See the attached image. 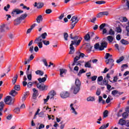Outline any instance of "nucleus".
<instances>
[{
    "mask_svg": "<svg viewBox=\"0 0 129 129\" xmlns=\"http://www.w3.org/2000/svg\"><path fill=\"white\" fill-rule=\"evenodd\" d=\"M47 33L45 32L42 34L40 36L37 38L34 41V43L35 44H37V46L40 49L43 48V43H42V41L46 39V37H47Z\"/></svg>",
    "mask_w": 129,
    "mask_h": 129,
    "instance_id": "1",
    "label": "nucleus"
},
{
    "mask_svg": "<svg viewBox=\"0 0 129 129\" xmlns=\"http://www.w3.org/2000/svg\"><path fill=\"white\" fill-rule=\"evenodd\" d=\"M76 56L74 58V62L72 64L73 66H74V65H76L77 66H78L79 65H81L80 63H81V61H79L77 62L80 58H83L84 57V56H85V54L81 52L80 51H78L76 53Z\"/></svg>",
    "mask_w": 129,
    "mask_h": 129,
    "instance_id": "2",
    "label": "nucleus"
},
{
    "mask_svg": "<svg viewBox=\"0 0 129 129\" xmlns=\"http://www.w3.org/2000/svg\"><path fill=\"white\" fill-rule=\"evenodd\" d=\"M111 57H112V55L108 53H106L105 56V59H108V58H110L108 60H106V64H109L110 69H111L112 68V66L114 65V63H113L114 60Z\"/></svg>",
    "mask_w": 129,
    "mask_h": 129,
    "instance_id": "3",
    "label": "nucleus"
},
{
    "mask_svg": "<svg viewBox=\"0 0 129 129\" xmlns=\"http://www.w3.org/2000/svg\"><path fill=\"white\" fill-rule=\"evenodd\" d=\"M73 40L71 41L72 43L71 44V45H72V46H73V45L78 46V45H79L81 42L82 38L78 36H76L74 37V38Z\"/></svg>",
    "mask_w": 129,
    "mask_h": 129,
    "instance_id": "4",
    "label": "nucleus"
},
{
    "mask_svg": "<svg viewBox=\"0 0 129 129\" xmlns=\"http://www.w3.org/2000/svg\"><path fill=\"white\" fill-rule=\"evenodd\" d=\"M107 46V43L106 42H102L101 43L100 46H99V44L97 43L95 45L94 48L96 50H99L100 51H102V50H104V48H106Z\"/></svg>",
    "mask_w": 129,
    "mask_h": 129,
    "instance_id": "5",
    "label": "nucleus"
},
{
    "mask_svg": "<svg viewBox=\"0 0 129 129\" xmlns=\"http://www.w3.org/2000/svg\"><path fill=\"white\" fill-rule=\"evenodd\" d=\"M37 87L40 91H46L47 90L48 86L41 83H39L37 84Z\"/></svg>",
    "mask_w": 129,
    "mask_h": 129,
    "instance_id": "6",
    "label": "nucleus"
},
{
    "mask_svg": "<svg viewBox=\"0 0 129 129\" xmlns=\"http://www.w3.org/2000/svg\"><path fill=\"white\" fill-rule=\"evenodd\" d=\"M56 95V92L55 91H51L49 93V95L47 96L46 99H44V103H46V102H47L49 99H52L53 98L54 96Z\"/></svg>",
    "mask_w": 129,
    "mask_h": 129,
    "instance_id": "7",
    "label": "nucleus"
},
{
    "mask_svg": "<svg viewBox=\"0 0 129 129\" xmlns=\"http://www.w3.org/2000/svg\"><path fill=\"white\" fill-rule=\"evenodd\" d=\"M4 101L6 104H8L9 105H11V104H13V103H14V100L11 96L6 97Z\"/></svg>",
    "mask_w": 129,
    "mask_h": 129,
    "instance_id": "8",
    "label": "nucleus"
},
{
    "mask_svg": "<svg viewBox=\"0 0 129 129\" xmlns=\"http://www.w3.org/2000/svg\"><path fill=\"white\" fill-rule=\"evenodd\" d=\"M30 68H31V66L28 65L26 71V75L28 80L31 81L32 80V72L30 71Z\"/></svg>",
    "mask_w": 129,
    "mask_h": 129,
    "instance_id": "9",
    "label": "nucleus"
},
{
    "mask_svg": "<svg viewBox=\"0 0 129 129\" xmlns=\"http://www.w3.org/2000/svg\"><path fill=\"white\" fill-rule=\"evenodd\" d=\"M72 21V27H71V29H73L75 27V25L78 23V21H79L77 17L76 16H73L71 20Z\"/></svg>",
    "mask_w": 129,
    "mask_h": 129,
    "instance_id": "10",
    "label": "nucleus"
},
{
    "mask_svg": "<svg viewBox=\"0 0 129 129\" xmlns=\"http://www.w3.org/2000/svg\"><path fill=\"white\" fill-rule=\"evenodd\" d=\"M72 90H73L74 94H77V93L80 91V87L73 86L72 87Z\"/></svg>",
    "mask_w": 129,
    "mask_h": 129,
    "instance_id": "11",
    "label": "nucleus"
},
{
    "mask_svg": "<svg viewBox=\"0 0 129 129\" xmlns=\"http://www.w3.org/2000/svg\"><path fill=\"white\" fill-rule=\"evenodd\" d=\"M23 13H24V11L16 9V10H14L12 12V15L13 17H16V15H19V14H22Z\"/></svg>",
    "mask_w": 129,
    "mask_h": 129,
    "instance_id": "12",
    "label": "nucleus"
},
{
    "mask_svg": "<svg viewBox=\"0 0 129 129\" xmlns=\"http://www.w3.org/2000/svg\"><path fill=\"white\" fill-rule=\"evenodd\" d=\"M70 94L68 92H62L60 94V97L61 98H67V97H69Z\"/></svg>",
    "mask_w": 129,
    "mask_h": 129,
    "instance_id": "13",
    "label": "nucleus"
},
{
    "mask_svg": "<svg viewBox=\"0 0 129 129\" xmlns=\"http://www.w3.org/2000/svg\"><path fill=\"white\" fill-rule=\"evenodd\" d=\"M70 107H71V111L72 113H73L74 115H77L78 113L77 111H76V110H75V108H74V107H73V104H71L70 105Z\"/></svg>",
    "mask_w": 129,
    "mask_h": 129,
    "instance_id": "14",
    "label": "nucleus"
},
{
    "mask_svg": "<svg viewBox=\"0 0 129 129\" xmlns=\"http://www.w3.org/2000/svg\"><path fill=\"white\" fill-rule=\"evenodd\" d=\"M44 6V4L43 3H37V2L35 3L34 7H36L37 9H42L43 7Z\"/></svg>",
    "mask_w": 129,
    "mask_h": 129,
    "instance_id": "15",
    "label": "nucleus"
},
{
    "mask_svg": "<svg viewBox=\"0 0 129 129\" xmlns=\"http://www.w3.org/2000/svg\"><path fill=\"white\" fill-rule=\"evenodd\" d=\"M33 99H35L36 97L38 96V90H36L35 88L33 89Z\"/></svg>",
    "mask_w": 129,
    "mask_h": 129,
    "instance_id": "16",
    "label": "nucleus"
},
{
    "mask_svg": "<svg viewBox=\"0 0 129 129\" xmlns=\"http://www.w3.org/2000/svg\"><path fill=\"white\" fill-rule=\"evenodd\" d=\"M70 52L69 54L72 55V54H74V52H75V49H74V47L73 45L70 44Z\"/></svg>",
    "mask_w": 129,
    "mask_h": 129,
    "instance_id": "17",
    "label": "nucleus"
},
{
    "mask_svg": "<svg viewBox=\"0 0 129 129\" xmlns=\"http://www.w3.org/2000/svg\"><path fill=\"white\" fill-rule=\"evenodd\" d=\"M85 67L86 68H91V60L85 62Z\"/></svg>",
    "mask_w": 129,
    "mask_h": 129,
    "instance_id": "18",
    "label": "nucleus"
},
{
    "mask_svg": "<svg viewBox=\"0 0 129 129\" xmlns=\"http://www.w3.org/2000/svg\"><path fill=\"white\" fill-rule=\"evenodd\" d=\"M43 21V17L42 15H39L37 18H36V22L38 23V24H40L41 22H42Z\"/></svg>",
    "mask_w": 129,
    "mask_h": 129,
    "instance_id": "19",
    "label": "nucleus"
},
{
    "mask_svg": "<svg viewBox=\"0 0 129 129\" xmlns=\"http://www.w3.org/2000/svg\"><path fill=\"white\" fill-rule=\"evenodd\" d=\"M60 71V76L61 77H63V74L64 75H65V74H66L67 72V70H65V69H60L59 70Z\"/></svg>",
    "mask_w": 129,
    "mask_h": 129,
    "instance_id": "20",
    "label": "nucleus"
},
{
    "mask_svg": "<svg viewBox=\"0 0 129 129\" xmlns=\"http://www.w3.org/2000/svg\"><path fill=\"white\" fill-rule=\"evenodd\" d=\"M37 80L39 83H44L45 81H46V80H47V77H43L42 78H39Z\"/></svg>",
    "mask_w": 129,
    "mask_h": 129,
    "instance_id": "21",
    "label": "nucleus"
},
{
    "mask_svg": "<svg viewBox=\"0 0 129 129\" xmlns=\"http://www.w3.org/2000/svg\"><path fill=\"white\" fill-rule=\"evenodd\" d=\"M26 17H28V14H22L19 18V20L20 21H22L23 20H25Z\"/></svg>",
    "mask_w": 129,
    "mask_h": 129,
    "instance_id": "22",
    "label": "nucleus"
},
{
    "mask_svg": "<svg viewBox=\"0 0 129 129\" xmlns=\"http://www.w3.org/2000/svg\"><path fill=\"white\" fill-rule=\"evenodd\" d=\"M81 85V83L80 82V81L79 79H77L75 81V86H78L79 87H80Z\"/></svg>",
    "mask_w": 129,
    "mask_h": 129,
    "instance_id": "23",
    "label": "nucleus"
},
{
    "mask_svg": "<svg viewBox=\"0 0 129 129\" xmlns=\"http://www.w3.org/2000/svg\"><path fill=\"white\" fill-rule=\"evenodd\" d=\"M36 75H39L40 76H43L44 75V72L40 70L36 71L35 72Z\"/></svg>",
    "mask_w": 129,
    "mask_h": 129,
    "instance_id": "24",
    "label": "nucleus"
},
{
    "mask_svg": "<svg viewBox=\"0 0 129 129\" xmlns=\"http://www.w3.org/2000/svg\"><path fill=\"white\" fill-rule=\"evenodd\" d=\"M16 94H18V92L17 91H15L14 90H12L10 92V95H12V96H16Z\"/></svg>",
    "mask_w": 129,
    "mask_h": 129,
    "instance_id": "25",
    "label": "nucleus"
},
{
    "mask_svg": "<svg viewBox=\"0 0 129 129\" xmlns=\"http://www.w3.org/2000/svg\"><path fill=\"white\" fill-rule=\"evenodd\" d=\"M87 101H95V97H88L87 98Z\"/></svg>",
    "mask_w": 129,
    "mask_h": 129,
    "instance_id": "26",
    "label": "nucleus"
},
{
    "mask_svg": "<svg viewBox=\"0 0 129 129\" xmlns=\"http://www.w3.org/2000/svg\"><path fill=\"white\" fill-rule=\"evenodd\" d=\"M102 80H103V78L102 76L99 77L97 79L98 84H99V85H101L102 82Z\"/></svg>",
    "mask_w": 129,
    "mask_h": 129,
    "instance_id": "27",
    "label": "nucleus"
},
{
    "mask_svg": "<svg viewBox=\"0 0 129 129\" xmlns=\"http://www.w3.org/2000/svg\"><path fill=\"white\" fill-rule=\"evenodd\" d=\"M17 79H18V75H16L12 79V83H13V84H16V82H17Z\"/></svg>",
    "mask_w": 129,
    "mask_h": 129,
    "instance_id": "28",
    "label": "nucleus"
},
{
    "mask_svg": "<svg viewBox=\"0 0 129 129\" xmlns=\"http://www.w3.org/2000/svg\"><path fill=\"white\" fill-rule=\"evenodd\" d=\"M118 123V124H120L121 125H124L125 123V121L122 119H120Z\"/></svg>",
    "mask_w": 129,
    "mask_h": 129,
    "instance_id": "29",
    "label": "nucleus"
},
{
    "mask_svg": "<svg viewBox=\"0 0 129 129\" xmlns=\"http://www.w3.org/2000/svg\"><path fill=\"white\" fill-rule=\"evenodd\" d=\"M5 107V103L3 101L0 102V111H3L4 107Z\"/></svg>",
    "mask_w": 129,
    "mask_h": 129,
    "instance_id": "30",
    "label": "nucleus"
},
{
    "mask_svg": "<svg viewBox=\"0 0 129 129\" xmlns=\"http://www.w3.org/2000/svg\"><path fill=\"white\" fill-rule=\"evenodd\" d=\"M120 20L122 23H125V22H127V19L125 17H121L120 18Z\"/></svg>",
    "mask_w": 129,
    "mask_h": 129,
    "instance_id": "31",
    "label": "nucleus"
},
{
    "mask_svg": "<svg viewBox=\"0 0 129 129\" xmlns=\"http://www.w3.org/2000/svg\"><path fill=\"white\" fill-rule=\"evenodd\" d=\"M107 39L108 40L109 43H111L113 41V37L112 36H108L107 37Z\"/></svg>",
    "mask_w": 129,
    "mask_h": 129,
    "instance_id": "32",
    "label": "nucleus"
},
{
    "mask_svg": "<svg viewBox=\"0 0 129 129\" xmlns=\"http://www.w3.org/2000/svg\"><path fill=\"white\" fill-rule=\"evenodd\" d=\"M114 31L112 30V29H110V30L108 31V35H110L111 36H114Z\"/></svg>",
    "mask_w": 129,
    "mask_h": 129,
    "instance_id": "33",
    "label": "nucleus"
},
{
    "mask_svg": "<svg viewBox=\"0 0 129 129\" xmlns=\"http://www.w3.org/2000/svg\"><path fill=\"white\" fill-rule=\"evenodd\" d=\"M84 39H85V41H89V40H90V35H89V33L87 34L84 36Z\"/></svg>",
    "mask_w": 129,
    "mask_h": 129,
    "instance_id": "34",
    "label": "nucleus"
},
{
    "mask_svg": "<svg viewBox=\"0 0 129 129\" xmlns=\"http://www.w3.org/2000/svg\"><path fill=\"white\" fill-rule=\"evenodd\" d=\"M107 84H108V82L106 81L105 79H104L103 81L101 83L100 85L104 86V85H107Z\"/></svg>",
    "mask_w": 129,
    "mask_h": 129,
    "instance_id": "35",
    "label": "nucleus"
},
{
    "mask_svg": "<svg viewBox=\"0 0 129 129\" xmlns=\"http://www.w3.org/2000/svg\"><path fill=\"white\" fill-rule=\"evenodd\" d=\"M6 27V25L5 24H2L0 26V30L1 32H5V28Z\"/></svg>",
    "mask_w": 129,
    "mask_h": 129,
    "instance_id": "36",
    "label": "nucleus"
},
{
    "mask_svg": "<svg viewBox=\"0 0 129 129\" xmlns=\"http://www.w3.org/2000/svg\"><path fill=\"white\" fill-rule=\"evenodd\" d=\"M109 125V123H107L106 125L104 124L102 125L99 129H105L107 127H108V126Z\"/></svg>",
    "mask_w": 129,
    "mask_h": 129,
    "instance_id": "37",
    "label": "nucleus"
},
{
    "mask_svg": "<svg viewBox=\"0 0 129 129\" xmlns=\"http://www.w3.org/2000/svg\"><path fill=\"white\" fill-rule=\"evenodd\" d=\"M120 43L122 44V45H127V44H128V41L125 40L124 39H122L120 40Z\"/></svg>",
    "mask_w": 129,
    "mask_h": 129,
    "instance_id": "38",
    "label": "nucleus"
},
{
    "mask_svg": "<svg viewBox=\"0 0 129 129\" xmlns=\"http://www.w3.org/2000/svg\"><path fill=\"white\" fill-rule=\"evenodd\" d=\"M99 102L100 103V102H102V103H103V104H104V103H105V101H104L103 99H102V97L101 96H99Z\"/></svg>",
    "mask_w": 129,
    "mask_h": 129,
    "instance_id": "39",
    "label": "nucleus"
},
{
    "mask_svg": "<svg viewBox=\"0 0 129 129\" xmlns=\"http://www.w3.org/2000/svg\"><path fill=\"white\" fill-rule=\"evenodd\" d=\"M111 94L114 96H116L117 95V94H118V91H117V90H114L113 91H112Z\"/></svg>",
    "mask_w": 129,
    "mask_h": 129,
    "instance_id": "40",
    "label": "nucleus"
},
{
    "mask_svg": "<svg viewBox=\"0 0 129 129\" xmlns=\"http://www.w3.org/2000/svg\"><path fill=\"white\" fill-rule=\"evenodd\" d=\"M42 43L44 44V45H45V46H48V45H49L50 41H47V40H42Z\"/></svg>",
    "mask_w": 129,
    "mask_h": 129,
    "instance_id": "41",
    "label": "nucleus"
},
{
    "mask_svg": "<svg viewBox=\"0 0 129 129\" xmlns=\"http://www.w3.org/2000/svg\"><path fill=\"white\" fill-rule=\"evenodd\" d=\"M107 116H108V111L106 110L103 112V117H107Z\"/></svg>",
    "mask_w": 129,
    "mask_h": 129,
    "instance_id": "42",
    "label": "nucleus"
},
{
    "mask_svg": "<svg viewBox=\"0 0 129 129\" xmlns=\"http://www.w3.org/2000/svg\"><path fill=\"white\" fill-rule=\"evenodd\" d=\"M95 4H96L97 5H103L105 4V2L104 1H97L95 2Z\"/></svg>",
    "mask_w": 129,
    "mask_h": 129,
    "instance_id": "43",
    "label": "nucleus"
},
{
    "mask_svg": "<svg viewBox=\"0 0 129 129\" xmlns=\"http://www.w3.org/2000/svg\"><path fill=\"white\" fill-rule=\"evenodd\" d=\"M20 111H21L20 108H16L14 110V112L15 113H20Z\"/></svg>",
    "mask_w": 129,
    "mask_h": 129,
    "instance_id": "44",
    "label": "nucleus"
},
{
    "mask_svg": "<svg viewBox=\"0 0 129 129\" xmlns=\"http://www.w3.org/2000/svg\"><path fill=\"white\" fill-rule=\"evenodd\" d=\"M64 38L66 41H67L68 40V33H65L63 34Z\"/></svg>",
    "mask_w": 129,
    "mask_h": 129,
    "instance_id": "45",
    "label": "nucleus"
},
{
    "mask_svg": "<svg viewBox=\"0 0 129 129\" xmlns=\"http://www.w3.org/2000/svg\"><path fill=\"white\" fill-rule=\"evenodd\" d=\"M122 116L123 117H124V118H126V117H127V116H128V113H127V112H124L122 114Z\"/></svg>",
    "mask_w": 129,
    "mask_h": 129,
    "instance_id": "46",
    "label": "nucleus"
},
{
    "mask_svg": "<svg viewBox=\"0 0 129 129\" xmlns=\"http://www.w3.org/2000/svg\"><path fill=\"white\" fill-rule=\"evenodd\" d=\"M42 61L45 66H46V67H48V63L47 62V60H46L45 59H43L42 60Z\"/></svg>",
    "mask_w": 129,
    "mask_h": 129,
    "instance_id": "47",
    "label": "nucleus"
},
{
    "mask_svg": "<svg viewBox=\"0 0 129 129\" xmlns=\"http://www.w3.org/2000/svg\"><path fill=\"white\" fill-rule=\"evenodd\" d=\"M102 17H103V15L102 14V12L99 13L97 15L96 17L98 18H101Z\"/></svg>",
    "mask_w": 129,
    "mask_h": 129,
    "instance_id": "48",
    "label": "nucleus"
},
{
    "mask_svg": "<svg viewBox=\"0 0 129 129\" xmlns=\"http://www.w3.org/2000/svg\"><path fill=\"white\" fill-rule=\"evenodd\" d=\"M123 60V56H121L118 59L116 60V63H120L121 61Z\"/></svg>",
    "mask_w": 129,
    "mask_h": 129,
    "instance_id": "49",
    "label": "nucleus"
},
{
    "mask_svg": "<svg viewBox=\"0 0 129 129\" xmlns=\"http://www.w3.org/2000/svg\"><path fill=\"white\" fill-rule=\"evenodd\" d=\"M10 5H8L7 7H4V10L6 11V12H8L9 11V9H10Z\"/></svg>",
    "mask_w": 129,
    "mask_h": 129,
    "instance_id": "50",
    "label": "nucleus"
},
{
    "mask_svg": "<svg viewBox=\"0 0 129 129\" xmlns=\"http://www.w3.org/2000/svg\"><path fill=\"white\" fill-rule=\"evenodd\" d=\"M104 27H105V23H103L99 26V28L100 30H102L104 29Z\"/></svg>",
    "mask_w": 129,
    "mask_h": 129,
    "instance_id": "51",
    "label": "nucleus"
},
{
    "mask_svg": "<svg viewBox=\"0 0 129 129\" xmlns=\"http://www.w3.org/2000/svg\"><path fill=\"white\" fill-rule=\"evenodd\" d=\"M27 95H28V93L24 94V96L22 98V101H25L26 100V98H27Z\"/></svg>",
    "mask_w": 129,
    "mask_h": 129,
    "instance_id": "52",
    "label": "nucleus"
},
{
    "mask_svg": "<svg viewBox=\"0 0 129 129\" xmlns=\"http://www.w3.org/2000/svg\"><path fill=\"white\" fill-rule=\"evenodd\" d=\"M110 98H111V96L108 97L106 100V103H109L110 102Z\"/></svg>",
    "mask_w": 129,
    "mask_h": 129,
    "instance_id": "53",
    "label": "nucleus"
},
{
    "mask_svg": "<svg viewBox=\"0 0 129 129\" xmlns=\"http://www.w3.org/2000/svg\"><path fill=\"white\" fill-rule=\"evenodd\" d=\"M116 30L117 33H121V28L120 27H117Z\"/></svg>",
    "mask_w": 129,
    "mask_h": 129,
    "instance_id": "54",
    "label": "nucleus"
},
{
    "mask_svg": "<svg viewBox=\"0 0 129 129\" xmlns=\"http://www.w3.org/2000/svg\"><path fill=\"white\" fill-rule=\"evenodd\" d=\"M14 88H15V90H17V91L20 90V85H15V86L14 87Z\"/></svg>",
    "mask_w": 129,
    "mask_h": 129,
    "instance_id": "55",
    "label": "nucleus"
},
{
    "mask_svg": "<svg viewBox=\"0 0 129 129\" xmlns=\"http://www.w3.org/2000/svg\"><path fill=\"white\" fill-rule=\"evenodd\" d=\"M46 14H51L52 13V10L51 9H47L45 11Z\"/></svg>",
    "mask_w": 129,
    "mask_h": 129,
    "instance_id": "56",
    "label": "nucleus"
},
{
    "mask_svg": "<svg viewBox=\"0 0 129 129\" xmlns=\"http://www.w3.org/2000/svg\"><path fill=\"white\" fill-rule=\"evenodd\" d=\"M27 86H28V87L30 88V87H32V86H33V83L31 82H29L28 83Z\"/></svg>",
    "mask_w": 129,
    "mask_h": 129,
    "instance_id": "57",
    "label": "nucleus"
},
{
    "mask_svg": "<svg viewBox=\"0 0 129 129\" xmlns=\"http://www.w3.org/2000/svg\"><path fill=\"white\" fill-rule=\"evenodd\" d=\"M102 14L103 15V16H108V15H109L108 12H102Z\"/></svg>",
    "mask_w": 129,
    "mask_h": 129,
    "instance_id": "58",
    "label": "nucleus"
},
{
    "mask_svg": "<svg viewBox=\"0 0 129 129\" xmlns=\"http://www.w3.org/2000/svg\"><path fill=\"white\" fill-rule=\"evenodd\" d=\"M100 93H101V91L100 89H98L96 92V95L99 96L100 95Z\"/></svg>",
    "mask_w": 129,
    "mask_h": 129,
    "instance_id": "59",
    "label": "nucleus"
},
{
    "mask_svg": "<svg viewBox=\"0 0 129 129\" xmlns=\"http://www.w3.org/2000/svg\"><path fill=\"white\" fill-rule=\"evenodd\" d=\"M95 21H96V17H93V18L91 20V23H95Z\"/></svg>",
    "mask_w": 129,
    "mask_h": 129,
    "instance_id": "60",
    "label": "nucleus"
},
{
    "mask_svg": "<svg viewBox=\"0 0 129 129\" xmlns=\"http://www.w3.org/2000/svg\"><path fill=\"white\" fill-rule=\"evenodd\" d=\"M45 127V125L43 124H41L38 127V129H41V128H44Z\"/></svg>",
    "mask_w": 129,
    "mask_h": 129,
    "instance_id": "61",
    "label": "nucleus"
},
{
    "mask_svg": "<svg viewBox=\"0 0 129 129\" xmlns=\"http://www.w3.org/2000/svg\"><path fill=\"white\" fill-rule=\"evenodd\" d=\"M39 115L40 117H44V112H41L39 113Z\"/></svg>",
    "mask_w": 129,
    "mask_h": 129,
    "instance_id": "62",
    "label": "nucleus"
},
{
    "mask_svg": "<svg viewBox=\"0 0 129 129\" xmlns=\"http://www.w3.org/2000/svg\"><path fill=\"white\" fill-rule=\"evenodd\" d=\"M12 117H13V116H12V115H11V114H9V115L7 117V118L10 120L12 119Z\"/></svg>",
    "mask_w": 129,
    "mask_h": 129,
    "instance_id": "63",
    "label": "nucleus"
},
{
    "mask_svg": "<svg viewBox=\"0 0 129 129\" xmlns=\"http://www.w3.org/2000/svg\"><path fill=\"white\" fill-rule=\"evenodd\" d=\"M125 124L126 126H129V121H126V122L125 121Z\"/></svg>",
    "mask_w": 129,
    "mask_h": 129,
    "instance_id": "64",
    "label": "nucleus"
}]
</instances>
